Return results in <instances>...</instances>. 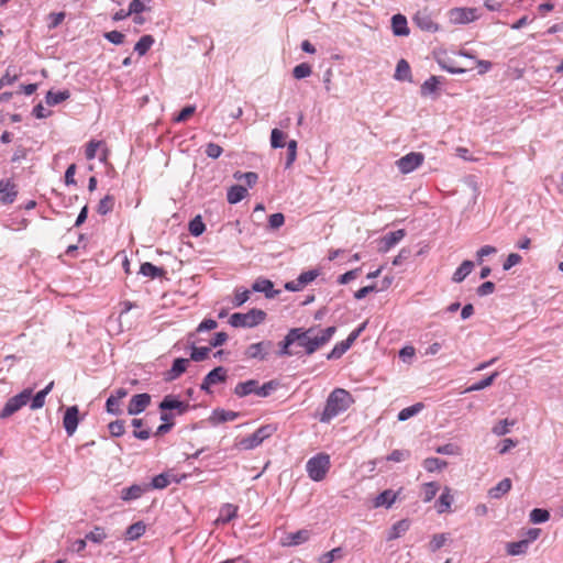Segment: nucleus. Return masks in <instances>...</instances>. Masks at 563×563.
I'll list each match as a JSON object with an SVG mask.
<instances>
[{"instance_id":"obj_1","label":"nucleus","mask_w":563,"mask_h":563,"mask_svg":"<svg viewBox=\"0 0 563 563\" xmlns=\"http://www.w3.org/2000/svg\"><path fill=\"white\" fill-rule=\"evenodd\" d=\"M336 331L335 327H328L319 332L314 328H292L289 330L294 344L305 349L306 354L311 355L327 344Z\"/></svg>"},{"instance_id":"obj_2","label":"nucleus","mask_w":563,"mask_h":563,"mask_svg":"<svg viewBox=\"0 0 563 563\" xmlns=\"http://www.w3.org/2000/svg\"><path fill=\"white\" fill-rule=\"evenodd\" d=\"M353 402L352 395L347 390L335 388L328 396L324 410L320 416V421L329 423L333 418L346 411Z\"/></svg>"},{"instance_id":"obj_3","label":"nucleus","mask_w":563,"mask_h":563,"mask_svg":"<svg viewBox=\"0 0 563 563\" xmlns=\"http://www.w3.org/2000/svg\"><path fill=\"white\" fill-rule=\"evenodd\" d=\"M24 406H30L31 409H35V395L32 388H26L19 395L11 397L2 408L0 418H9Z\"/></svg>"},{"instance_id":"obj_4","label":"nucleus","mask_w":563,"mask_h":563,"mask_svg":"<svg viewBox=\"0 0 563 563\" xmlns=\"http://www.w3.org/2000/svg\"><path fill=\"white\" fill-rule=\"evenodd\" d=\"M266 319V312L253 308L246 313L235 312L231 314L229 323L234 328H254Z\"/></svg>"},{"instance_id":"obj_5","label":"nucleus","mask_w":563,"mask_h":563,"mask_svg":"<svg viewBox=\"0 0 563 563\" xmlns=\"http://www.w3.org/2000/svg\"><path fill=\"white\" fill-rule=\"evenodd\" d=\"M330 465V456L325 453H319L308 460L306 471L312 481L320 482L325 477Z\"/></svg>"},{"instance_id":"obj_6","label":"nucleus","mask_w":563,"mask_h":563,"mask_svg":"<svg viewBox=\"0 0 563 563\" xmlns=\"http://www.w3.org/2000/svg\"><path fill=\"white\" fill-rule=\"evenodd\" d=\"M275 430L276 428L272 424L262 426L251 435L241 439L236 443V446L240 450H252L261 445L265 439L269 438L275 432Z\"/></svg>"},{"instance_id":"obj_7","label":"nucleus","mask_w":563,"mask_h":563,"mask_svg":"<svg viewBox=\"0 0 563 563\" xmlns=\"http://www.w3.org/2000/svg\"><path fill=\"white\" fill-rule=\"evenodd\" d=\"M424 161V155L420 152H411L396 161L398 169L402 174H409L417 169Z\"/></svg>"},{"instance_id":"obj_8","label":"nucleus","mask_w":563,"mask_h":563,"mask_svg":"<svg viewBox=\"0 0 563 563\" xmlns=\"http://www.w3.org/2000/svg\"><path fill=\"white\" fill-rule=\"evenodd\" d=\"M273 345L274 343L269 340L253 343L246 347L244 355L247 358L265 361L267 360Z\"/></svg>"},{"instance_id":"obj_9","label":"nucleus","mask_w":563,"mask_h":563,"mask_svg":"<svg viewBox=\"0 0 563 563\" xmlns=\"http://www.w3.org/2000/svg\"><path fill=\"white\" fill-rule=\"evenodd\" d=\"M450 21L454 24H467L478 19L475 8H453L449 11Z\"/></svg>"},{"instance_id":"obj_10","label":"nucleus","mask_w":563,"mask_h":563,"mask_svg":"<svg viewBox=\"0 0 563 563\" xmlns=\"http://www.w3.org/2000/svg\"><path fill=\"white\" fill-rule=\"evenodd\" d=\"M227 373V369L222 366L213 368L206 375L200 388L207 393H210V386L225 382Z\"/></svg>"},{"instance_id":"obj_11","label":"nucleus","mask_w":563,"mask_h":563,"mask_svg":"<svg viewBox=\"0 0 563 563\" xmlns=\"http://www.w3.org/2000/svg\"><path fill=\"white\" fill-rule=\"evenodd\" d=\"M412 20L413 23L422 31H438V24L433 21L431 13L427 9L418 11Z\"/></svg>"},{"instance_id":"obj_12","label":"nucleus","mask_w":563,"mask_h":563,"mask_svg":"<svg viewBox=\"0 0 563 563\" xmlns=\"http://www.w3.org/2000/svg\"><path fill=\"white\" fill-rule=\"evenodd\" d=\"M151 404V396L146 393L134 395L128 406V413L131 416L143 412Z\"/></svg>"},{"instance_id":"obj_13","label":"nucleus","mask_w":563,"mask_h":563,"mask_svg":"<svg viewBox=\"0 0 563 563\" xmlns=\"http://www.w3.org/2000/svg\"><path fill=\"white\" fill-rule=\"evenodd\" d=\"M79 410L77 406L68 407L63 418V424L68 435H73L78 427Z\"/></svg>"},{"instance_id":"obj_14","label":"nucleus","mask_w":563,"mask_h":563,"mask_svg":"<svg viewBox=\"0 0 563 563\" xmlns=\"http://www.w3.org/2000/svg\"><path fill=\"white\" fill-rule=\"evenodd\" d=\"M406 235V232L404 229H399L393 232L387 233L380 239L379 242V252L386 253L391 247H394L398 242H400L404 236Z\"/></svg>"},{"instance_id":"obj_15","label":"nucleus","mask_w":563,"mask_h":563,"mask_svg":"<svg viewBox=\"0 0 563 563\" xmlns=\"http://www.w3.org/2000/svg\"><path fill=\"white\" fill-rule=\"evenodd\" d=\"M162 411L177 410L179 415L185 413L189 409V404L178 400L173 395H167L159 404Z\"/></svg>"},{"instance_id":"obj_16","label":"nucleus","mask_w":563,"mask_h":563,"mask_svg":"<svg viewBox=\"0 0 563 563\" xmlns=\"http://www.w3.org/2000/svg\"><path fill=\"white\" fill-rule=\"evenodd\" d=\"M0 201L3 205L12 203L16 196L18 190L15 188V185L10 179H1L0 180Z\"/></svg>"},{"instance_id":"obj_17","label":"nucleus","mask_w":563,"mask_h":563,"mask_svg":"<svg viewBox=\"0 0 563 563\" xmlns=\"http://www.w3.org/2000/svg\"><path fill=\"white\" fill-rule=\"evenodd\" d=\"M189 364L188 358L178 357L174 361L172 368L166 373L165 380L172 382L177 379L181 374H184Z\"/></svg>"},{"instance_id":"obj_18","label":"nucleus","mask_w":563,"mask_h":563,"mask_svg":"<svg viewBox=\"0 0 563 563\" xmlns=\"http://www.w3.org/2000/svg\"><path fill=\"white\" fill-rule=\"evenodd\" d=\"M274 285L269 279L266 278H257L252 289L257 292H264L266 298H274L276 297L280 291L273 289Z\"/></svg>"},{"instance_id":"obj_19","label":"nucleus","mask_w":563,"mask_h":563,"mask_svg":"<svg viewBox=\"0 0 563 563\" xmlns=\"http://www.w3.org/2000/svg\"><path fill=\"white\" fill-rule=\"evenodd\" d=\"M239 412L224 410V409H216L212 411L209 420L213 424H219L228 421H233L239 417Z\"/></svg>"},{"instance_id":"obj_20","label":"nucleus","mask_w":563,"mask_h":563,"mask_svg":"<svg viewBox=\"0 0 563 563\" xmlns=\"http://www.w3.org/2000/svg\"><path fill=\"white\" fill-rule=\"evenodd\" d=\"M391 27L396 36H407L410 32L407 25V19L402 14H395L391 18Z\"/></svg>"},{"instance_id":"obj_21","label":"nucleus","mask_w":563,"mask_h":563,"mask_svg":"<svg viewBox=\"0 0 563 563\" xmlns=\"http://www.w3.org/2000/svg\"><path fill=\"white\" fill-rule=\"evenodd\" d=\"M148 490L147 484L137 485L134 484L128 488L122 489L121 498L123 500H133L140 498L144 493Z\"/></svg>"},{"instance_id":"obj_22","label":"nucleus","mask_w":563,"mask_h":563,"mask_svg":"<svg viewBox=\"0 0 563 563\" xmlns=\"http://www.w3.org/2000/svg\"><path fill=\"white\" fill-rule=\"evenodd\" d=\"M397 495L398 493H395L391 489H386L375 498L374 506L390 508L396 501Z\"/></svg>"},{"instance_id":"obj_23","label":"nucleus","mask_w":563,"mask_h":563,"mask_svg":"<svg viewBox=\"0 0 563 563\" xmlns=\"http://www.w3.org/2000/svg\"><path fill=\"white\" fill-rule=\"evenodd\" d=\"M258 382L255 379H250L243 383H239L234 388V394L239 397H245L250 394H255L257 390Z\"/></svg>"},{"instance_id":"obj_24","label":"nucleus","mask_w":563,"mask_h":563,"mask_svg":"<svg viewBox=\"0 0 563 563\" xmlns=\"http://www.w3.org/2000/svg\"><path fill=\"white\" fill-rule=\"evenodd\" d=\"M409 527L410 521L408 519H401L397 521L390 528L387 540L390 541L400 538L404 533H406L409 530Z\"/></svg>"},{"instance_id":"obj_25","label":"nucleus","mask_w":563,"mask_h":563,"mask_svg":"<svg viewBox=\"0 0 563 563\" xmlns=\"http://www.w3.org/2000/svg\"><path fill=\"white\" fill-rule=\"evenodd\" d=\"M474 268V263L472 261H464L462 264L457 267V269L454 272L452 276V280L454 283H462L467 275L471 274V272Z\"/></svg>"},{"instance_id":"obj_26","label":"nucleus","mask_w":563,"mask_h":563,"mask_svg":"<svg viewBox=\"0 0 563 563\" xmlns=\"http://www.w3.org/2000/svg\"><path fill=\"white\" fill-rule=\"evenodd\" d=\"M511 489V481L509 478H504L496 486L492 487L488 490V496L494 499L500 498L503 495L507 494Z\"/></svg>"},{"instance_id":"obj_27","label":"nucleus","mask_w":563,"mask_h":563,"mask_svg":"<svg viewBox=\"0 0 563 563\" xmlns=\"http://www.w3.org/2000/svg\"><path fill=\"white\" fill-rule=\"evenodd\" d=\"M291 345H294V339L291 338L290 333L288 332L285 335L284 340L278 343L279 350L277 351V355L279 357L297 355L298 352L292 351L290 349Z\"/></svg>"},{"instance_id":"obj_28","label":"nucleus","mask_w":563,"mask_h":563,"mask_svg":"<svg viewBox=\"0 0 563 563\" xmlns=\"http://www.w3.org/2000/svg\"><path fill=\"white\" fill-rule=\"evenodd\" d=\"M452 503H453V496L451 495V490L449 487H445L437 503L438 504V512L443 514V512L450 511Z\"/></svg>"},{"instance_id":"obj_29","label":"nucleus","mask_w":563,"mask_h":563,"mask_svg":"<svg viewBox=\"0 0 563 563\" xmlns=\"http://www.w3.org/2000/svg\"><path fill=\"white\" fill-rule=\"evenodd\" d=\"M246 192L247 190L245 187L241 185H234L228 190L227 199L229 203L235 205L245 197Z\"/></svg>"},{"instance_id":"obj_30","label":"nucleus","mask_w":563,"mask_h":563,"mask_svg":"<svg viewBox=\"0 0 563 563\" xmlns=\"http://www.w3.org/2000/svg\"><path fill=\"white\" fill-rule=\"evenodd\" d=\"M238 507L232 504H224L220 509V516L217 519L218 522L228 523L236 517Z\"/></svg>"},{"instance_id":"obj_31","label":"nucleus","mask_w":563,"mask_h":563,"mask_svg":"<svg viewBox=\"0 0 563 563\" xmlns=\"http://www.w3.org/2000/svg\"><path fill=\"white\" fill-rule=\"evenodd\" d=\"M310 538V531L302 529L297 532L289 533L286 542L287 545H299L306 541H308Z\"/></svg>"},{"instance_id":"obj_32","label":"nucleus","mask_w":563,"mask_h":563,"mask_svg":"<svg viewBox=\"0 0 563 563\" xmlns=\"http://www.w3.org/2000/svg\"><path fill=\"white\" fill-rule=\"evenodd\" d=\"M498 375H499L498 372L492 373L489 376L485 377L484 379L467 387L465 389V393L478 391V390H483V389L489 387L494 383V380L497 378Z\"/></svg>"},{"instance_id":"obj_33","label":"nucleus","mask_w":563,"mask_h":563,"mask_svg":"<svg viewBox=\"0 0 563 563\" xmlns=\"http://www.w3.org/2000/svg\"><path fill=\"white\" fill-rule=\"evenodd\" d=\"M69 91L68 90H63V91H48L46 93V97H45V102L48 104V106H56L63 101H65L66 99L69 98Z\"/></svg>"},{"instance_id":"obj_34","label":"nucleus","mask_w":563,"mask_h":563,"mask_svg":"<svg viewBox=\"0 0 563 563\" xmlns=\"http://www.w3.org/2000/svg\"><path fill=\"white\" fill-rule=\"evenodd\" d=\"M140 273L144 276L156 278L164 275V269L153 265L152 263L145 262L140 267Z\"/></svg>"},{"instance_id":"obj_35","label":"nucleus","mask_w":563,"mask_h":563,"mask_svg":"<svg viewBox=\"0 0 563 563\" xmlns=\"http://www.w3.org/2000/svg\"><path fill=\"white\" fill-rule=\"evenodd\" d=\"M154 43V38L152 35H144L142 36L135 44L134 51L140 55L143 56L147 53V51L151 48V46Z\"/></svg>"},{"instance_id":"obj_36","label":"nucleus","mask_w":563,"mask_h":563,"mask_svg":"<svg viewBox=\"0 0 563 563\" xmlns=\"http://www.w3.org/2000/svg\"><path fill=\"white\" fill-rule=\"evenodd\" d=\"M422 409H423V404H421V402H417V404H415L412 406L404 408L398 413V420L399 421H406L409 418L418 415Z\"/></svg>"},{"instance_id":"obj_37","label":"nucleus","mask_w":563,"mask_h":563,"mask_svg":"<svg viewBox=\"0 0 563 563\" xmlns=\"http://www.w3.org/2000/svg\"><path fill=\"white\" fill-rule=\"evenodd\" d=\"M397 80H410V66L405 59H400L397 64L395 76Z\"/></svg>"},{"instance_id":"obj_38","label":"nucleus","mask_w":563,"mask_h":563,"mask_svg":"<svg viewBox=\"0 0 563 563\" xmlns=\"http://www.w3.org/2000/svg\"><path fill=\"white\" fill-rule=\"evenodd\" d=\"M422 465L426 471L435 472V471H441L442 468L446 467L448 463L438 457H428L423 461Z\"/></svg>"},{"instance_id":"obj_39","label":"nucleus","mask_w":563,"mask_h":563,"mask_svg":"<svg viewBox=\"0 0 563 563\" xmlns=\"http://www.w3.org/2000/svg\"><path fill=\"white\" fill-rule=\"evenodd\" d=\"M114 197L112 195L104 196L98 205L97 211L99 214L104 216L112 211L114 207Z\"/></svg>"},{"instance_id":"obj_40","label":"nucleus","mask_w":563,"mask_h":563,"mask_svg":"<svg viewBox=\"0 0 563 563\" xmlns=\"http://www.w3.org/2000/svg\"><path fill=\"white\" fill-rule=\"evenodd\" d=\"M351 345L344 340L334 345L332 351L327 355L328 360H338L349 349Z\"/></svg>"},{"instance_id":"obj_41","label":"nucleus","mask_w":563,"mask_h":563,"mask_svg":"<svg viewBox=\"0 0 563 563\" xmlns=\"http://www.w3.org/2000/svg\"><path fill=\"white\" fill-rule=\"evenodd\" d=\"M528 549V541L520 540L518 542H510L507 544V553L509 555H520L526 553Z\"/></svg>"},{"instance_id":"obj_42","label":"nucleus","mask_w":563,"mask_h":563,"mask_svg":"<svg viewBox=\"0 0 563 563\" xmlns=\"http://www.w3.org/2000/svg\"><path fill=\"white\" fill-rule=\"evenodd\" d=\"M206 230V225L202 222V219L200 216L195 217L189 222V232L194 236H200Z\"/></svg>"},{"instance_id":"obj_43","label":"nucleus","mask_w":563,"mask_h":563,"mask_svg":"<svg viewBox=\"0 0 563 563\" xmlns=\"http://www.w3.org/2000/svg\"><path fill=\"white\" fill-rule=\"evenodd\" d=\"M145 532V526L143 522L139 521L133 525H131L126 529V538L129 540H135L140 538Z\"/></svg>"},{"instance_id":"obj_44","label":"nucleus","mask_w":563,"mask_h":563,"mask_svg":"<svg viewBox=\"0 0 563 563\" xmlns=\"http://www.w3.org/2000/svg\"><path fill=\"white\" fill-rule=\"evenodd\" d=\"M550 518V512L545 509L534 508L530 512V521L533 523H543Z\"/></svg>"},{"instance_id":"obj_45","label":"nucleus","mask_w":563,"mask_h":563,"mask_svg":"<svg viewBox=\"0 0 563 563\" xmlns=\"http://www.w3.org/2000/svg\"><path fill=\"white\" fill-rule=\"evenodd\" d=\"M515 424L514 420L504 419L493 427L492 432L498 437L505 435L509 432V427Z\"/></svg>"},{"instance_id":"obj_46","label":"nucleus","mask_w":563,"mask_h":563,"mask_svg":"<svg viewBox=\"0 0 563 563\" xmlns=\"http://www.w3.org/2000/svg\"><path fill=\"white\" fill-rule=\"evenodd\" d=\"M297 157V141L290 140L287 143V157L285 162V168H289Z\"/></svg>"},{"instance_id":"obj_47","label":"nucleus","mask_w":563,"mask_h":563,"mask_svg":"<svg viewBox=\"0 0 563 563\" xmlns=\"http://www.w3.org/2000/svg\"><path fill=\"white\" fill-rule=\"evenodd\" d=\"M440 84L439 77L431 76L427 79L421 86V93L423 96L430 95L438 89V85Z\"/></svg>"},{"instance_id":"obj_48","label":"nucleus","mask_w":563,"mask_h":563,"mask_svg":"<svg viewBox=\"0 0 563 563\" xmlns=\"http://www.w3.org/2000/svg\"><path fill=\"white\" fill-rule=\"evenodd\" d=\"M285 133L279 129H273L271 133V145L273 148H280L285 146Z\"/></svg>"},{"instance_id":"obj_49","label":"nucleus","mask_w":563,"mask_h":563,"mask_svg":"<svg viewBox=\"0 0 563 563\" xmlns=\"http://www.w3.org/2000/svg\"><path fill=\"white\" fill-rule=\"evenodd\" d=\"M439 490V485L435 482L426 483L423 485V501H431Z\"/></svg>"},{"instance_id":"obj_50","label":"nucleus","mask_w":563,"mask_h":563,"mask_svg":"<svg viewBox=\"0 0 563 563\" xmlns=\"http://www.w3.org/2000/svg\"><path fill=\"white\" fill-rule=\"evenodd\" d=\"M211 349L207 346L197 347L195 345L191 346L190 360L195 362H201L206 360L210 353Z\"/></svg>"},{"instance_id":"obj_51","label":"nucleus","mask_w":563,"mask_h":563,"mask_svg":"<svg viewBox=\"0 0 563 563\" xmlns=\"http://www.w3.org/2000/svg\"><path fill=\"white\" fill-rule=\"evenodd\" d=\"M106 538L107 533L101 527H95L93 530L86 534L87 541H91L93 543H101Z\"/></svg>"},{"instance_id":"obj_52","label":"nucleus","mask_w":563,"mask_h":563,"mask_svg":"<svg viewBox=\"0 0 563 563\" xmlns=\"http://www.w3.org/2000/svg\"><path fill=\"white\" fill-rule=\"evenodd\" d=\"M342 553H343V550L342 548H334L332 549L331 551L329 552H325L323 553L320 558H319V563H333V561L335 559H339L342 556Z\"/></svg>"},{"instance_id":"obj_53","label":"nucleus","mask_w":563,"mask_h":563,"mask_svg":"<svg viewBox=\"0 0 563 563\" xmlns=\"http://www.w3.org/2000/svg\"><path fill=\"white\" fill-rule=\"evenodd\" d=\"M311 66L307 63H301L292 69V76L296 79H302L311 75Z\"/></svg>"},{"instance_id":"obj_54","label":"nucleus","mask_w":563,"mask_h":563,"mask_svg":"<svg viewBox=\"0 0 563 563\" xmlns=\"http://www.w3.org/2000/svg\"><path fill=\"white\" fill-rule=\"evenodd\" d=\"M169 484V478L166 474H159L157 476H155L151 484H148V489L151 488H154V489H163L165 487H167Z\"/></svg>"},{"instance_id":"obj_55","label":"nucleus","mask_w":563,"mask_h":563,"mask_svg":"<svg viewBox=\"0 0 563 563\" xmlns=\"http://www.w3.org/2000/svg\"><path fill=\"white\" fill-rule=\"evenodd\" d=\"M446 540H448V536L445 533L434 534L429 544L430 550L432 552L438 551L439 549H441L444 545Z\"/></svg>"},{"instance_id":"obj_56","label":"nucleus","mask_w":563,"mask_h":563,"mask_svg":"<svg viewBox=\"0 0 563 563\" xmlns=\"http://www.w3.org/2000/svg\"><path fill=\"white\" fill-rule=\"evenodd\" d=\"M319 275L317 269H311L301 273L296 279L305 287L309 283L313 282Z\"/></svg>"},{"instance_id":"obj_57","label":"nucleus","mask_w":563,"mask_h":563,"mask_svg":"<svg viewBox=\"0 0 563 563\" xmlns=\"http://www.w3.org/2000/svg\"><path fill=\"white\" fill-rule=\"evenodd\" d=\"M108 428L112 437H121L125 432L124 421L122 420H115L110 422Z\"/></svg>"},{"instance_id":"obj_58","label":"nucleus","mask_w":563,"mask_h":563,"mask_svg":"<svg viewBox=\"0 0 563 563\" xmlns=\"http://www.w3.org/2000/svg\"><path fill=\"white\" fill-rule=\"evenodd\" d=\"M285 223V217L283 213L280 212H277V213H273L269 216L268 218V227L272 229V230H277L279 229L282 225H284Z\"/></svg>"},{"instance_id":"obj_59","label":"nucleus","mask_w":563,"mask_h":563,"mask_svg":"<svg viewBox=\"0 0 563 563\" xmlns=\"http://www.w3.org/2000/svg\"><path fill=\"white\" fill-rule=\"evenodd\" d=\"M410 452L408 450H394L388 456L387 461L402 462L409 459Z\"/></svg>"},{"instance_id":"obj_60","label":"nucleus","mask_w":563,"mask_h":563,"mask_svg":"<svg viewBox=\"0 0 563 563\" xmlns=\"http://www.w3.org/2000/svg\"><path fill=\"white\" fill-rule=\"evenodd\" d=\"M106 408H107V411L109 413H112V415H120L121 413V409H120V401L118 399H115L113 397V395H111L108 399H107V402H106Z\"/></svg>"},{"instance_id":"obj_61","label":"nucleus","mask_w":563,"mask_h":563,"mask_svg":"<svg viewBox=\"0 0 563 563\" xmlns=\"http://www.w3.org/2000/svg\"><path fill=\"white\" fill-rule=\"evenodd\" d=\"M277 384L274 380H269L262 386L257 385L256 395L260 397H267L272 390L276 388Z\"/></svg>"},{"instance_id":"obj_62","label":"nucleus","mask_w":563,"mask_h":563,"mask_svg":"<svg viewBox=\"0 0 563 563\" xmlns=\"http://www.w3.org/2000/svg\"><path fill=\"white\" fill-rule=\"evenodd\" d=\"M103 36L114 45H121L124 42V34L119 31L106 32Z\"/></svg>"},{"instance_id":"obj_63","label":"nucleus","mask_w":563,"mask_h":563,"mask_svg":"<svg viewBox=\"0 0 563 563\" xmlns=\"http://www.w3.org/2000/svg\"><path fill=\"white\" fill-rule=\"evenodd\" d=\"M223 150L216 143H208L205 153L210 158H218L222 154Z\"/></svg>"},{"instance_id":"obj_64","label":"nucleus","mask_w":563,"mask_h":563,"mask_svg":"<svg viewBox=\"0 0 563 563\" xmlns=\"http://www.w3.org/2000/svg\"><path fill=\"white\" fill-rule=\"evenodd\" d=\"M522 257L517 253H510L504 262L503 268L509 271L512 266L518 265Z\"/></svg>"}]
</instances>
